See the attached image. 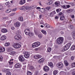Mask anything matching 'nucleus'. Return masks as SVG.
Masks as SVG:
<instances>
[{
	"label": "nucleus",
	"mask_w": 75,
	"mask_h": 75,
	"mask_svg": "<svg viewBox=\"0 0 75 75\" xmlns=\"http://www.w3.org/2000/svg\"><path fill=\"white\" fill-rule=\"evenodd\" d=\"M64 38L62 37H60L57 39V42L59 44H61L63 42Z\"/></svg>",
	"instance_id": "f257e3e1"
},
{
	"label": "nucleus",
	"mask_w": 75,
	"mask_h": 75,
	"mask_svg": "<svg viewBox=\"0 0 75 75\" xmlns=\"http://www.w3.org/2000/svg\"><path fill=\"white\" fill-rule=\"evenodd\" d=\"M13 46L15 48H20L21 47V45L18 43H15L13 44Z\"/></svg>",
	"instance_id": "f03ea898"
},
{
	"label": "nucleus",
	"mask_w": 75,
	"mask_h": 75,
	"mask_svg": "<svg viewBox=\"0 0 75 75\" xmlns=\"http://www.w3.org/2000/svg\"><path fill=\"white\" fill-rule=\"evenodd\" d=\"M71 45V43H69L67 44L63 48V50H64V51H67V50H68L69 48V47H70Z\"/></svg>",
	"instance_id": "7ed1b4c3"
},
{
	"label": "nucleus",
	"mask_w": 75,
	"mask_h": 75,
	"mask_svg": "<svg viewBox=\"0 0 75 75\" xmlns=\"http://www.w3.org/2000/svg\"><path fill=\"white\" fill-rule=\"evenodd\" d=\"M15 39L17 41H20L21 39V36L20 35H17L15 36Z\"/></svg>",
	"instance_id": "20e7f679"
},
{
	"label": "nucleus",
	"mask_w": 75,
	"mask_h": 75,
	"mask_svg": "<svg viewBox=\"0 0 75 75\" xmlns=\"http://www.w3.org/2000/svg\"><path fill=\"white\" fill-rule=\"evenodd\" d=\"M57 66L58 68H62L63 67H64V65L62 63L59 62L57 63Z\"/></svg>",
	"instance_id": "39448f33"
},
{
	"label": "nucleus",
	"mask_w": 75,
	"mask_h": 75,
	"mask_svg": "<svg viewBox=\"0 0 75 75\" xmlns=\"http://www.w3.org/2000/svg\"><path fill=\"white\" fill-rule=\"evenodd\" d=\"M21 10H29L30 9V7L28 6H22L21 8H19Z\"/></svg>",
	"instance_id": "423d86ee"
},
{
	"label": "nucleus",
	"mask_w": 75,
	"mask_h": 75,
	"mask_svg": "<svg viewBox=\"0 0 75 75\" xmlns=\"http://www.w3.org/2000/svg\"><path fill=\"white\" fill-rule=\"evenodd\" d=\"M19 59L20 61H21V62L24 61V58L23 55H22L19 57Z\"/></svg>",
	"instance_id": "0eeeda50"
},
{
	"label": "nucleus",
	"mask_w": 75,
	"mask_h": 75,
	"mask_svg": "<svg viewBox=\"0 0 75 75\" xmlns=\"http://www.w3.org/2000/svg\"><path fill=\"white\" fill-rule=\"evenodd\" d=\"M24 57L26 58H28L30 57V54L29 52H26L25 54L24 55Z\"/></svg>",
	"instance_id": "6e6552de"
},
{
	"label": "nucleus",
	"mask_w": 75,
	"mask_h": 75,
	"mask_svg": "<svg viewBox=\"0 0 75 75\" xmlns=\"http://www.w3.org/2000/svg\"><path fill=\"white\" fill-rule=\"evenodd\" d=\"M42 57V56L38 54L34 56V58H35V59H38L39 58H41Z\"/></svg>",
	"instance_id": "1a4fd4ad"
},
{
	"label": "nucleus",
	"mask_w": 75,
	"mask_h": 75,
	"mask_svg": "<svg viewBox=\"0 0 75 75\" xmlns=\"http://www.w3.org/2000/svg\"><path fill=\"white\" fill-rule=\"evenodd\" d=\"M43 69L45 72H48L49 71V67L47 66H45L43 68Z\"/></svg>",
	"instance_id": "9d476101"
},
{
	"label": "nucleus",
	"mask_w": 75,
	"mask_h": 75,
	"mask_svg": "<svg viewBox=\"0 0 75 75\" xmlns=\"http://www.w3.org/2000/svg\"><path fill=\"white\" fill-rule=\"evenodd\" d=\"M25 33L26 35H29V34H30V30L29 29H25Z\"/></svg>",
	"instance_id": "9b49d317"
},
{
	"label": "nucleus",
	"mask_w": 75,
	"mask_h": 75,
	"mask_svg": "<svg viewBox=\"0 0 75 75\" xmlns=\"http://www.w3.org/2000/svg\"><path fill=\"white\" fill-rule=\"evenodd\" d=\"M14 25L16 27H18L20 25V23L19 22H17L16 24H14Z\"/></svg>",
	"instance_id": "f8f14e48"
},
{
	"label": "nucleus",
	"mask_w": 75,
	"mask_h": 75,
	"mask_svg": "<svg viewBox=\"0 0 75 75\" xmlns=\"http://www.w3.org/2000/svg\"><path fill=\"white\" fill-rule=\"evenodd\" d=\"M56 13L55 12V11H53L52 12H51L50 13L49 16L50 17H52L55 14H56Z\"/></svg>",
	"instance_id": "ddd939ff"
},
{
	"label": "nucleus",
	"mask_w": 75,
	"mask_h": 75,
	"mask_svg": "<svg viewBox=\"0 0 75 75\" xmlns=\"http://www.w3.org/2000/svg\"><path fill=\"white\" fill-rule=\"evenodd\" d=\"M1 31L3 33H5L7 32V30L6 29H2L1 30Z\"/></svg>",
	"instance_id": "4468645a"
},
{
	"label": "nucleus",
	"mask_w": 75,
	"mask_h": 75,
	"mask_svg": "<svg viewBox=\"0 0 75 75\" xmlns=\"http://www.w3.org/2000/svg\"><path fill=\"white\" fill-rule=\"evenodd\" d=\"M44 58H42L40 59L38 61L39 63V64H41L42 63V62H44Z\"/></svg>",
	"instance_id": "2eb2a0df"
},
{
	"label": "nucleus",
	"mask_w": 75,
	"mask_h": 75,
	"mask_svg": "<svg viewBox=\"0 0 75 75\" xmlns=\"http://www.w3.org/2000/svg\"><path fill=\"white\" fill-rule=\"evenodd\" d=\"M20 64L19 63H16L15 65V67L16 68H19L20 67Z\"/></svg>",
	"instance_id": "dca6fc26"
},
{
	"label": "nucleus",
	"mask_w": 75,
	"mask_h": 75,
	"mask_svg": "<svg viewBox=\"0 0 75 75\" xmlns=\"http://www.w3.org/2000/svg\"><path fill=\"white\" fill-rule=\"evenodd\" d=\"M6 39V36L4 35L2 36L1 38V40H2V41L5 40Z\"/></svg>",
	"instance_id": "f3484780"
},
{
	"label": "nucleus",
	"mask_w": 75,
	"mask_h": 75,
	"mask_svg": "<svg viewBox=\"0 0 75 75\" xmlns=\"http://www.w3.org/2000/svg\"><path fill=\"white\" fill-rule=\"evenodd\" d=\"M48 65L49 66H50V67H51L52 68L53 67H54V64L52 63L51 62H48Z\"/></svg>",
	"instance_id": "a211bd4d"
},
{
	"label": "nucleus",
	"mask_w": 75,
	"mask_h": 75,
	"mask_svg": "<svg viewBox=\"0 0 75 75\" xmlns=\"http://www.w3.org/2000/svg\"><path fill=\"white\" fill-rule=\"evenodd\" d=\"M25 0H21L20 1V3L21 5H22L23 4H24L25 3Z\"/></svg>",
	"instance_id": "6ab92c4d"
},
{
	"label": "nucleus",
	"mask_w": 75,
	"mask_h": 75,
	"mask_svg": "<svg viewBox=\"0 0 75 75\" xmlns=\"http://www.w3.org/2000/svg\"><path fill=\"white\" fill-rule=\"evenodd\" d=\"M39 46L38 45H37L36 43H34L32 45V47H33V48H35V47H38Z\"/></svg>",
	"instance_id": "aec40b11"
},
{
	"label": "nucleus",
	"mask_w": 75,
	"mask_h": 75,
	"mask_svg": "<svg viewBox=\"0 0 75 75\" xmlns=\"http://www.w3.org/2000/svg\"><path fill=\"white\" fill-rule=\"evenodd\" d=\"M60 19L61 20L64 21V20H65V17L64 16H62L60 17Z\"/></svg>",
	"instance_id": "412c9836"
},
{
	"label": "nucleus",
	"mask_w": 75,
	"mask_h": 75,
	"mask_svg": "<svg viewBox=\"0 0 75 75\" xmlns=\"http://www.w3.org/2000/svg\"><path fill=\"white\" fill-rule=\"evenodd\" d=\"M69 27L71 30H72L74 28V25H70L69 26Z\"/></svg>",
	"instance_id": "4be33fe9"
},
{
	"label": "nucleus",
	"mask_w": 75,
	"mask_h": 75,
	"mask_svg": "<svg viewBox=\"0 0 75 75\" xmlns=\"http://www.w3.org/2000/svg\"><path fill=\"white\" fill-rule=\"evenodd\" d=\"M11 10L10 9H8L7 10H6V13H9L11 12Z\"/></svg>",
	"instance_id": "5701e85b"
},
{
	"label": "nucleus",
	"mask_w": 75,
	"mask_h": 75,
	"mask_svg": "<svg viewBox=\"0 0 75 75\" xmlns=\"http://www.w3.org/2000/svg\"><path fill=\"white\" fill-rule=\"evenodd\" d=\"M10 43L8 42H7L5 44V46H6V47H8V46H9L10 45Z\"/></svg>",
	"instance_id": "b1692460"
},
{
	"label": "nucleus",
	"mask_w": 75,
	"mask_h": 75,
	"mask_svg": "<svg viewBox=\"0 0 75 75\" xmlns=\"http://www.w3.org/2000/svg\"><path fill=\"white\" fill-rule=\"evenodd\" d=\"M59 1H57L55 2L54 4L55 5H56V7H58V4H59Z\"/></svg>",
	"instance_id": "393cba45"
},
{
	"label": "nucleus",
	"mask_w": 75,
	"mask_h": 75,
	"mask_svg": "<svg viewBox=\"0 0 75 75\" xmlns=\"http://www.w3.org/2000/svg\"><path fill=\"white\" fill-rule=\"evenodd\" d=\"M75 49V45H73L72 46L71 48V50L72 51L73 50H74Z\"/></svg>",
	"instance_id": "a878e982"
},
{
	"label": "nucleus",
	"mask_w": 75,
	"mask_h": 75,
	"mask_svg": "<svg viewBox=\"0 0 75 75\" xmlns=\"http://www.w3.org/2000/svg\"><path fill=\"white\" fill-rule=\"evenodd\" d=\"M45 26L46 28H50V25H48L47 23L45 24Z\"/></svg>",
	"instance_id": "bb28decb"
},
{
	"label": "nucleus",
	"mask_w": 75,
	"mask_h": 75,
	"mask_svg": "<svg viewBox=\"0 0 75 75\" xmlns=\"http://www.w3.org/2000/svg\"><path fill=\"white\" fill-rule=\"evenodd\" d=\"M18 20L21 21H23V17H20L19 18Z\"/></svg>",
	"instance_id": "cd10ccee"
},
{
	"label": "nucleus",
	"mask_w": 75,
	"mask_h": 75,
	"mask_svg": "<svg viewBox=\"0 0 75 75\" xmlns=\"http://www.w3.org/2000/svg\"><path fill=\"white\" fill-rule=\"evenodd\" d=\"M64 64H65L66 66H68V62L66 60L64 61Z\"/></svg>",
	"instance_id": "c85d7f7f"
},
{
	"label": "nucleus",
	"mask_w": 75,
	"mask_h": 75,
	"mask_svg": "<svg viewBox=\"0 0 75 75\" xmlns=\"http://www.w3.org/2000/svg\"><path fill=\"white\" fill-rule=\"evenodd\" d=\"M58 74V72L57 70H54L53 71V75H57Z\"/></svg>",
	"instance_id": "c756f323"
},
{
	"label": "nucleus",
	"mask_w": 75,
	"mask_h": 75,
	"mask_svg": "<svg viewBox=\"0 0 75 75\" xmlns=\"http://www.w3.org/2000/svg\"><path fill=\"white\" fill-rule=\"evenodd\" d=\"M27 75H32V73L30 71H28L27 73Z\"/></svg>",
	"instance_id": "7c9ffc66"
},
{
	"label": "nucleus",
	"mask_w": 75,
	"mask_h": 75,
	"mask_svg": "<svg viewBox=\"0 0 75 75\" xmlns=\"http://www.w3.org/2000/svg\"><path fill=\"white\" fill-rule=\"evenodd\" d=\"M45 9L46 10H47V11H49V10H50V6H47L45 9H44V10H45Z\"/></svg>",
	"instance_id": "2f4dec72"
},
{
	"label": "nucleus",
	"mask_w": 75,
	"mask_h": 75,
	"mask_svg": "<svg viewBox=\"0 0 75 75\" xmlns=\"http://www.w3.org/2000/svg\"><path fill=\"white\" fill-rule=\"evenodd\" d=\"M41 32H42V33L44 34H45V35H46L47 34V32H46L44 30H42L41 31Z\"/></svg>",
	"instance_id": "473e14b6"
},
{
	"label": "nucleus",
	"mask_w": 75,
	"mask_h": 75,
	"mask_svg": "<svg viewBox=\"0 0 75 75\" xmlns=\"http://www.w3.org/2000/svg\"><path fill=\"white\" fill-rule=\"evenodd\" d=\"M10 71V70H9V69H4V71L5 72H9Z\"/></svg>",
	"instance_id": "72a5a7b5"
},
{
	"label": "nucleus",
	"mask_w": 75,
	"mask_h": 75,
	"mask_svg": "<svg viewBox=\"0 0 75 75\" xmlns=\"http://www.w3.org/2000/svg\"><path fill=\"white\" fill-rule=\"evenodd\" d=\"M15 54V52H12L9 53V54L11 55H14Z\"/></svg>",
	"instance_id": "f704fd0d"
},
{
	"label": "nucleus",
	"mask_w": 75,
	"mask_h": 75,
	"mask_svg": "<svg viewBox=\"0 0 75 75\" xmlns=\"http://www.w3.org/2000/svg\"><path fill=\"white\" fill-rule=\"evenodd\" d=\"M30 69V70H31L32 69H34V67H33L32 66H30L29 67Z\"/></svg>",
	"instance_id": "c9c22d12"
},
{
	"label": "nucleus",
	"mask_w": 75,
	"mask_h": 75,
	"mask_svg": "<svg viewBox=\"0 0 75 75\" xmlns=\"http://www.w3.org/2000/svg\"><path fill=\"white\" fill-rule=\"evenodd\" d=\"M52 49L51 48H48L47 49V52H50L51 51Z\"/></svg>",
	"instance_id": "e433bc0d"
},
{
	"label": "nucleus",
	"mask_w": 75,
	"mask_h": 75,
	"mask_svg": "<svg viewBox=\"0 0 75 75\" xmlns=\"http://www.w3.org/2000/svg\"><path fill=\"white\" fill-rule=\"evenodd\" d=\"M38 37L40 39L42 38V35L41 34H39L38 35Z\"/></svg>",
	"instance_id": "4c0bfd02"
},
{
	"label": "nucleus",
	"mask_w": 75,
	"mask_h": 75,
	"mask_svg": "<svg viewBox=\"0 0 75 75\" xmlns=\"http://www.w3.org/2000/svg\"><path fill=\"white\" fill-rule=\"evenodd\" d=\"M6 75H11V72H10V71H8L7 72L6 74Z\"/></svg>",
	"instance_id": "58836bf2"
},
{
	"label": "nucleus",
	"mask_w": 75,
	"mask_h": 75,
	"mask_svg": "<svg viewBox=\"0 0 75 75\" xmlns=\"http://www.w3.org/2000/svg\"><path fill=\"white\" fill-rule=\"evenodd\" d=\"M73 37L75 39V30L73 32Z\"/></svg>",
	"instance_id": "ea45409f"
},
{
	"label": "nucleus",
	"mask_w": 75,
	"mask_h": 75,
	"mask_svg": "<svg viewBox=\"0 0 75 75\" xmlns=\"http://www.w3.org/2000/svg\"><path fill=\"white\" fill-rule=\"evenodd\" d=\"M35 44H36L37 45H38L39 46L40 45V42H35Z\"/></svg>",
	"instance_id": "a19ab883"
},
{
	"label": "nucleus",
	"mask_w": 75,
	"mask_h": 75,
	"mask_svg": "<svg viewBox=\"0 0 75 75\" xmlns=\"http://www.w3.org/2000/svg\"><path fill=\"white\" fill-rule=\"evenodd\" d=\"M2 50V47H0V52H4V50H3L2 51H1Z\"/></svg>",
	"instance_id": "79ce46f5"
},
{
	"label": "nucleus",
	"mask_w": 75,
	"mask_h": 75,
	"mask_svg": "<svg viewBox=\"0 0 75 75\" xmlns=\"http://www.w3.org/2000/svg\"><path fill=\"white\" fill-rule=\"evenodd\" d=\"M8 50L10 51H11L13 50V48H12L11 47H10L8 48Z\"/></svg>",
	"instance_id": "37998d69"
},
{
	"label": "nucleus",
	"mask_w": 75,
	"mask_h": 75,
	"mask_svg": "<svg viewBox=\"0 0 75 75\" xmlns=\"http://www.w3.org/2000/svg\"><path fill=\"white\" fill-rule=\"evenodd\" d=\"M3 61V57L1 56H0V61Z\"/></svg>",
	"instance_id": "c03bdc74"
},
{
	"label": "nucleus",
	"mask_w": 75,
	"mask_h": 75,
	"mask_svg": "<svg viewBox=\"0 0 75 75\" xmlns=\"http://www.w3.org/2000/svg\"><path fill=\"white\" fill-rule=\"evenodd\" d=\"M61 7H62L63 8H67L65 5L61 6Z\"/></svg>",
	"instance_id": "a18cd8bd"
},
{
	"label": "nucleus",
	"mask_w": 75,
	"mask_h": 75,
	"mask_svg": "<svg viewBox=\"0 0 75 75\" xmlns=\"http://www.w3.org/2000/svg\"><path fill=\"white\" fill-rule=\"evenodd\" d=\"M33 34L32 33H29V36H30V37H31L32 36H33Z\"/></svg>",
	"instance_id": "49530a36"
},
{
	"label": "nucleus",
	"mask_w": 75,
	"mask_h": 75,
	"mask_svg": "<svg viewBox=\"0 0 75 75\" xmlns=\"http://www.w3.org/2000/svg\"><path fill=\"white\" fill-rule=\"evenodd\" d=\"M72 66L73 67H75V63H74L72 64Z\"/></svg>",
	"instance_id": "de8ad7c7"
},
{
	"label": "nucleus",
	"mask_w": 75,
	"mask_h": 75,
	"mask_svg": "<svg viewBox=\"0 0 75 75\" xmlns=\"http://www.w3.org/2000/svg\"><path fill=\"white\" fill-rule=\"evenodd\" d=\"M9 65H12V64H13V62H9Z\"/></svg>",
	"instance_id": "09e8293b"
},
{
	"label": "nucleus",
	"mask_w": 75,
	"mask_h": 75,
	"mask_svg": "<svg viewBox=\"0 0 75 75\" xmlns=\"http://www.w3.org/2000/svg\"><path fill=\"white\" fill-rule=\"evenodd\" d=\"M61 9H56V11L57 12H59V11H60V10H61Z\"/></svg>",
	"instance_id": "8fccbe9b"
},
{
	"label": "nucleus",
	"mask_w": 75,
	"mask_h": 75,
	"mask_svg": "<svg viewBox=\"0 0 75 75\" xmlns=\"http://www.w3.org/2000/svg\"><path fill=\"white\" fill-rule=\"evenodd\" d=\"M3 50H4V51H5V48L3 47H2L1 51H3Z\"/></svg>",
	"instance_id": "3c124183"
},
{
	"label": "nucleus",
	"mask_w": 75,
	"mask_h": 75,
	"mask_svg": "<svg viewBox=\"0 0 75 75\" xmlns=\"http://www.w3.org/2000/svg\"><path fill=\"white\" fill-rule=\"evenodd\" d=\"M49 5H51V4H52V1H50V2H49Z\"/></svg>",
	"instance_id": "603ef678"
},
{
	"label": "nucleus",
	"mask_w": 75,
	"mask_h": 75,
	"mask_svg": "<svg viewBox=\"0 0 75 75\" xmlns=\"http://www.w3.org/2000/svg\"><path fill=\"white\" fill-rule=\"evenodd\" d=\"M18 34H21V31H20V30H18Z\"/></svg>",
	"instance_id": "864d4df0"
},
{
	"label": "nucleus",
	"mask_w": 75,
	"mask_h": 75,
	"mask_svg": "<svg viewBox=\"0 0 75 75\" xmlns=\"http://www.w3.org/2000/svg\"><path fill=\"white\" fill-rule=\"evenodd\" d=\"M62 12H59V16H61V15H62Z\"/></svg>",
	"instance_id": "5fc2aeb1"
},
{
	"label": "nucleus",
	"mask_w": 75,
	"mask_h": 75,
	"mask_svg": "<svg viewBox=\"0 0 75 75\" xmlns=\"http://www.w3.org/2000/svg\"><path fill=\"white\" fill-rule=\"evenodd\" d=\"M16 10H17V8L13 9L12 10V11H16Z\"/></svg>",
	"instance_id": "6e6d98bb"
},
{
	"label": "nucleus",
	"mask_w": 75,
	"mask_h": 75,
	"mask_svg": "<svg viewBox=\"0 0 75 75\" xmlns=\"http://www.w3.org/2000/svg\"><path fill=\"white\" fill-rule=\"evenodd\" d=\"M71 59L72 60H74V57L73 56H72L71 57Z\"/></svg>",
	"instance_id": "4d7b16f0"
},
{
	"label": "nucleus",
	"mask_w": 75,
	"mask_h": 75,
	"mask_svg": "<svg viewBox=\"0 0 75 75\" xmlns=\"http://www.w3.org/2000/svg\"><path fill=\"white\" fill-rule=\"evenodd\" d=\"M11 30H13L15 29V28H14V27H12L11 28Z\"/></svg>",
	"instance_id": "13d9d810"
},
{
	"label": "nucleus",
	"mask_w": 75,
	"mask_h": 75,
	"mask_svg": "<svg viewBox=\"0 0 75 75\" xmlns=\"http://www.w3.org/2000/svg\"><path fill=\"white\" fill-rule=\"evenodd\" d=\"M72 74L73 75H75V71H73L72 72Z\"/></svg>",
	"instance_id": "bf43d9fd"
},
{
	"label": "nucleus",
	"mask_w": 75,
	"mask_h": 75,
	"mask_svg": "<svg viewBox=\"0 0 75 75\" xmlns=\"http://www.w3.org/2000/svg\"><path fill=\"white\" fill-rule=\"evenodd\" d=\"M2 8H3V6H0V10H1Z\"/></svg>",
	"instance_id": "052dcab7"
},
{
	"label": "nucleus",
	"mask_w": 75,
	"mask_h": 75,
	"mask_svg": "<svg viewBox=\"0 0 75 75\" xmlns=\"http://www.w3.org/2000/svg\"><path fill=\"white\" fill-rule=\"evenodd\" d=\"M10 4V3H9V2H8L6 3L5 4H6V5H8V4Z\"/></svg>",
	"instance_id": "680f3d73"
},
{
	"label": "nucleus",
	"mask_w": 75,
	"mask_h": 75,
	"mask_svg": "<svg viewBox=\"0 0 75 75\" xmlns=\"http://www.w3.org/2000/svg\"><path fill=\"white\" fill-rule=\"evenodd\" d=\"M42 15H40L39 16L40 18H42Z\"/></svg>",
	"instance_id": "e2e57ef3"
},
{
	"label": "nucleus",
	"mask_w": 75,
	"mask_h": 75,
	"mask_svg": "<svg viewBox=\"0 0 75 75\" xmlns=\"http://www.w3.org/2000/svg\"><path fill=\"white\" fill-rule=\"evenodd\" d=\"M67 8H69V7H70V5H68L67 6Z\"/></svg>",
	"instance_id": "0e129e2a"
},
{
	"label": "nucleus",
	"mask_w": 75,
	"mask_h": 75,
	"mask_svg": "<svg viewBox=\"0 0 75 75\" xmlns=\"http://www.w3.org/2000/svg\"><path fill=\"white\" fill-rule=\"evenodd\" d=\"M16 14V13H13L11 14V16H13V15H14Z\"/></svg>",
	"instance_id": "69168bd1"
},
{
	"label": "nucleus",
	"mask_w": 75,
	"mask_h": 75,
	"mask_svg": "<svg viewBox=\"0 0 75 75\" xmlns=\"http://www.w3.org/2000/svg\"><path fill=\"white\" fill-rule=\"evenodd\" d=\"M37 9H38H38H40V8H41L40 7H37V8H36Z\"/></svg>",
	"instance_id": "338daca9"
},
{
	"label": "nucleus",
	"mask_w": 75,
	"mask_h": 75,
	"mask_svg": "<svg viewBox=\"0 0 75 75\" xmlns=\"http://www.w3.org/2000/svg\"><path fill=\"white\" fill-rule=\"evenodd\" d=\"M55 18L56 19H57L58 18V16H56L55 17Z\"/></svg>",
	"instance_id": "774afa93"
}]
</instances>
